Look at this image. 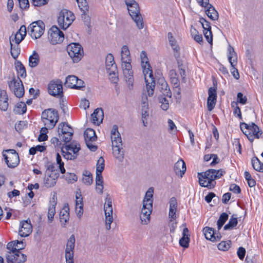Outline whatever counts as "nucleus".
<instances>
[{
    "label": "nucleus",
    "instance_id": "obj_1",
    "mask_svg": "<svg viewBox=\"0 0 263 263\" xmlns=\"http://www.w3.org/2000/svg\"><path fill=\"white\" fill-rule=\"evenodd\" d=\"M111 135L113 155L120 162H122L124 159V151L122 147L121 135L118 131V126L117 125L113 126Z\"/></svg>",
    "mask_w": 263,
    "mask_h": 263
},
{
    "label": "nucleus",
    "instance_id": "obj_2",
    "mask_svg": "<svg viewBox=\"0 0 263 263\" xmlns=\"http://www.w3.org/2000/svg\"><path fill=\"white\" fill-rule=\"evenodd\" d=\"M42 120L49 128H53L59 120L58 111L53 108L44 110L42 114Z\"/></svg>",
    "mask_w": 263,
    "mask_h": 263
},
{
    "label": "nucleus",
    "instance_id": "obj_3",
    "mask_svg": "<svg viewBox=\"0 0 263 263\" xmlns=\"http://www.w3.org/2000/svg\"><path fill=\"white\" fill-rule=\"evenodd\" d=\"M67 52L74 63H78L82 58L84 51L79 43H71L67 47Z\"/></svg>",
    "mask_w": 263,
    "mask_h": 263
},
{
    "label": "nucleus",
    "instance_id": "obj_4",
    "mask_svg": "<svg viewBox=\"0 0 263 263\" xmlns=\"http://www.w3.org/2000/svg\"><path fill=\"white\" fill-rule=\"evenodd\" d=\"M3 156L7 166L10 168H14L19 164L18 154L14 149H9L4 151Z\"/></svg>",
    "mask_w": 263,
    "mask_h": 263
},
{
    "label": "nucleus",
    "instance_id": "obj_5",
    "mask_svg": "<svg viewBox=\"0 0 263 263\" xmlns=\"http://www.w3.org/2000/svg\"><path fill=\"white\" fill-rule=\"evenodd\" d=\"M74 20V15L70 11L66 10H62L58 18V22L60 27L63 29H66Z\"/></svg>",
    "mask_w": 263,
    "mask_h": 263
},
{
    "label": "nucleus",
    "instance_id": "obj_6",
    "mask_svg": "<svg viewBox=\"0 0 263 263\" xmlns=\"http://www.w3.org/2000/svg\"><path fill=\"white\" fill-rule=\"evenodd\" d=\"M58 133L59 136H62V140L65 143L71 141L73 135V129L66 122H62L59 124Z\"/></svg>",
    "mask_w": 263,
    "mask_h": 263
},
{
    "label": "nucleus",
    "instance_id": "obj_7",
    "mask_svg": "<svg viewBox=\"0 0 263 263\" xmlns=\"http://www.w3.org/2000/svg\"><path fill=\"white\" fill-rule=\"evenodd\" d=\"M45 25L41 20L32 22L29 25L28 29L30 30V35L32 39H37L41 37L45 31Z\"/></svg>",
    "mask_w": 263,
    "mask_h": 263
},
{
    "label": "nucleus",
    "instance_id": "obj_8",
    "mask_svg": "<svg viewBox=\"0 0 263 263\" xmlns=\"http://www.w3.org/2000/svg\"><path fill=\"white\" fill-rule=\"evenodd\" d=\"M127 8L129 15L136 23L137 27L139 29H142L144 27V24L138 4H133V5Z\"/></svg>",
    "mask_w": 263,
    "mask_h": 263
},
{
    "label": "nucleus",
    "instance_id": "obj_9",
    "mask_svg": "<svg viewBox=\"0 0 263 263\" xmlns=\"http://www.w3.org/2000/svg\"><path fill=\"white\" fill-rule=\"evenodd\" d=\"M18 80H16L15 77L13 76L12 81L8 82L10 89L13 91L15 96L18 98L23 97L25 92L24 87L22 80L18 77Z\"/></svg>",
    "mask_w": 263,
    "mask_h": 263
},
{
    "label": "nucleus",
    "instance_id": "obj_10",
    "mask_svg": "<svg viewBox=\"0 0 263 263\" xmlns=\"http://www.w3.org/2000/svg\"><path fill=\"white\" fill-rule=\"evenodd\" d=\"M50 43L56 45L62 43L64 39V33L57 26H52L48 31Z\"/></svg>",
    "mask_w": 263,
    "mask_h": 263
},
{
    "label": "nucleus",
    "instance_id": "obj_11",
    "mask_svg": "<svg viewBox=\"0 0 263 263\" xmlns=\"http://www.w3.org/2000/svg\"><path fill=\"white\" fill-rule=\"evenodd\" d=\"M60 83L55 82H50L48 84V93L54 97L59 96L61 98L63 97V86L62 82L59 80Z\"/></svg>",
    "mask_w": 263,
    "mask_h": 263
},
{
    "label": "nucleus",
    "instance_id": "obj_12",
    "mask_svg": "<svg viewBox=\"0 0 263 263\" xmlns=\"http://www.w3.org/2000/svg\"><path fill=\"white\" fill-rule=\"evenodd\" d=\"M6 259L7 263H24L27 260V256L19 250V253L15 252L12 255L7 254Z\"/></svg>",
    "mask_w": 263,
    "mask_h": 263
},
{
    "label": "nucleus",
    "instance_id": "obj_13",
    "mask_svg": "<svg viewBox=\"0 0 263 263\" xmlns=\"http://www.w3.org/2000/svg\"><path fill=\"white\" fill-rule=\"evenodd\" d=\"M106 69L107 73L110 76L112 74L115 75L117 71V67L114 61V58L112 54L108 53L105 60Z\"/></svg>",
    "mask_w": 263,
    "mask_h": 263
},
{
    "label": "nucleus",
    "instance_id": "obj_14",
    "mask_svg": "<svg viewBox=\"0 0 263 263\" xmlns=\"http://www.w3.org/2000/svg\"><path fill=\"white\" fill-rule=\"evenodd\" d=\"M20 227L18 234L21 237H27L32 232V228L29 219L21 221Z\"/></svg>",
    "mask_w": 263,
    "mask_h": 263
},
{
    "label": "nucleus",
    "instance_id": "obj_15",
    "mask_svg": "<svg viewBox=\"0 0 263 263\" xmlns=\"http://www.w3.org/2000/svg\"><path fill=\"white\" fill-rule=\"evenodd\" d=\"M57 204V193L54 192L52 198L50 200V206L48 208V219L50 222H52L55 213V206Z\"/></svg>",
    "mask_w": 263,
    "mask_h": 263
},
{
    "label": "nucleus",
    "instance_id": "obj_16",
    "mask_svg": "<svg viewBox=\"0 0 263 263\" xmlns=\"http://www.w3.org/2000/svg\"><path fill=\"white\" fill-rule=\"evenodd\" d=\"M186 170L185 162L180 159L174 164V171L177 176L182 177Z\"/></svg>",
    "mask_w": 263,
    "mask_h": 263
},
{
    "label": "nucleus",
    "instance_id": "obj_17",
    "mask_svg": "<svg viewBox=\"0 0 263 263\" xmlns=\"http://www.w3.org/2000/svg\"><path fill=\"white\" fill-rule=\"evenodd\" d=\"M91 116L92 120V122L93 124L99 125L102 122L104 118L103 110L101 108H98L95 109Z\"/></svg>",
    "mask_w": 263,
    "mask_h": 263
},
{
    "label": "nucleus",
    "instance_id": "obj_18",
    "mask_svg": "<svg viewBox=\"0 0 263 263\" xmlns=\"http://www.w3.org/2000/svg\"><path fill=\"white\" fill-rule=\"evenodd\" d=\"M69 219V208L67 203L64 205L63 208L60 213V220L62 224L65 227Z\"/></svg>",
    "mask_w": 263,
    "mask_h": 263
},
{
    "label": "nucleus",
    "instance_id": "obj_19",
    "mask_svg": "<svg viewBox=\"0 0 263 263\" xmlns=\"http://www.w3.org/2000/svg\"><path fill=\"white\" fill-rule=\"evenodd\" d=\"M76 211L78 216L80 217L83 213V198L82 197V195L81 193H78L77 192L76 193Z\"/></svg>",
    "mask_w": 263,
    "mask_h": 263
},
{
    "label": "nucleus",
    "instance_id": "obj_20",
    "mask_svg": "<svg viewBox=\"0 0 263 263\" xmlns=\"http://www.w3.org/2000/svg\"><path fill=\"white\" fill-rule=\"evenodd\" d=\"M8 97L6 91L0 90V109L3 111H6L8 107Z\"/></svg>",
    "mask_w": 263,
    "mask_h": 263
},
{
    "label": "nucleus",
    "instance_id": "obj_21",
    "mask_svg": "<svg viewBox=\"0 0 263 263\" xmlns=\"http://www.w3.org/2000/svg\"><path fill=\"white\" fill-rule=\"evenodd\" d=\"M240 127L241 131L247 137L248 140L252 142L253 141V135H252L251 124L242 122L240 123Z\"/></svg>",
    "mask_w": 263,
    "mask_h": 263
},
{
    "label": "nucleus",
    "instance_id": "obj_22",
    "mask_svg": "<svg viewBox=\"0 0 263 263\" xmlns=\"http://www.w3.org/2000/svg\"><path fill=\"white\" fill-rule=\"evenodd\" d=\"M203 232L207 240L214 242L215 239V235L216 234V230L212 228L205 227L203 229Z\"/></svg>",
    "mask_w": 263,
    "mask_h": 263
},
{
    "label": "nucleus",
    "instance_id": "obj_23",
    "mask_svg": "<svg viewBox=\"0 0 263 263\" xmlns=\"http://www.w3.org/2000/svg\"><path fill=\"white\" fill-rule=\"evenodd\" d=\"M141 59V66L143 68V72L145 76L146 74L149 73V77H153V70L152 67L148 61V58L147 59Z\"/></svg>",
    "mask_w": 263,
    "mask_h": 263
},
{
    "label": "nucleus",
    "instance_id": "obj_24",
    "mask_svg": "<svg viewBox=\"0 0 263 263\" xmlns=\"http://www.w3.org/2000/svg\"><path fill=\"white\" fill-rule=\"evenodd\" d=\"M84 137L85 142H87V141L94 142L97 139L95 131L90 128H88L85 130L84 133Z\"/></svg>",
    "mask_w": 263,
    "mask_h": 263
},
{
    "label": "nucleus",
    "instance_id": "obj_25",
    "mask_svg": "<svg viewBox=\"0 0 263 263\" xmlns=\"http://www.w3.org/2000/svg\"><path fill=\"white\" fill-rule=\"evenodd\" d=\"M40 56L38 53L34 51L32 55L29 58V65L31 68L36 67L40 63Z\"/></svg>",
    "mask_w": 263,
    "mask_h": 263
},
{
    "label": "nucleus",
    "instance_id": "obj_26",
    "mask_svg": "<svg viewBox=\"0 0 263 263\" xmlns=\"http://www.w3.org/2000/svg\"><path fill=\"white\" fill-rule=\"evenodd\" d=\"M78 77L74 75H69L66 78V81L64 85L66 87L74 89L76 83L78 79Z\"/></svg>",
    "mask_w": 263,
    "mask_h": 263
},
{
    "label": "nucleus",
    "instance_id": "obj_27",
    "mask_svg": "<svg viewBox=\"0 0 263 263\" xmlns=\"http://www.w3.org/2000/svg\"><path fill=\"white\" fill-rule=\"evenodd\" d=\"M228 50L229 52L228 60L231 67H233V62L237 61V55L235 51L234 48L230 45H229Z\"/></svg>",
    "mask_w": 263,
    "mask_h": 263
},
{
    "label": "nucleus",
    "instance_id": "obj_28",
    "mask_svg": "<svg viewBox=\"0 0 263 263\" xmlns=\"http://www.w3.org/2000/svg\"><path fill=\"white\" fill-rule=\"evenodd\" d=\"M26 104L23 102H20L16 104L13 109L15 114L23 115L26 112Z\"/></svg>",
    "mask_w": 263,
    "mask_h": 263
},
{
    "label": "nucleus",
    "instance_id": "obj_29",
    "mask_svg": "<svg viewBox=\"0 0 263 263\" xmlns=\"http://www.w3.org/2000/svg\"><path fill=\"white\" fill-rule=\"evenodd\" d=\"M15 67L18 74L20 77L25 78L26 77V71L25 66L21 61H17L15 63Z\"/></svg>",
    "mask_w": 263,
    "mask_h": 263
},
{
    "label": "nucleus",
    "instance_id": "obj_30",
    "mask_svg": "<svg viewBox=\"0 0 263 263\" xmlns=\"http://www.w3.org/2000/svg\"><path fill=\"white\" fill-rule=\"evenodd\" d=\"M152 79L151 83H149L148 80L145 77V82L146 83V89L148 92V95L151 97L154 94V89L155 87L156 83L155 78L153 76V77H149Z\"/></svg>",
    "mask_w": 263,
    "mask_h": 263
},
{
    "label": "nucleus",
    "instance_id": "obj_31",
    "mask_svg": "<svg viewBox=\"0 0 263 263\" xmlns=\"http://www.w3.org/2000/svg\"><path fill=\"white\" fill-rule=\"evenodd\" d=\"M236 216V215L233 214L231 216L228 223L224 226V230H232L237 225L238 220Z\"/></svg>",
    "mask_w": 263,
    "mask_h": 263
},
{
    "label": "nucleus",
    "instance_id": "obj_32",
    "mask_svg": "<svg viewBox=\"0 0 263 263\" xmlns=\"http://www.w3.org/2000/svg\"><path fill=\"white\" fill-rule=\"evenodd\" d=\"M157 87L159 89L160 91L164 96H165V97H167L168 98L172 97V92L167 83H165L163 84L158 85Z\"/></svg>",
    "mask_w": 263,
    "mask_h": 263
},
{
    "label": "nucleus",
    "instance_id": "obj_33",
    "mask_svg": "<svg viewBox=\"0 0 263 263\" xmlns=\"http://www.w3.org/2000/svg\"><path fill=\"white\" fill-rule=\"evenodd\" d=\"M123 73L126 79V81L128 85L129 89H132L133 87V83L134 80L133 70H131L129 71H124Z\"/></svg>",
    "mask_w": 263,
    "mask_h": 263
},
{
    "label": "nucleus",
    "instance_id": "obj_34",
    "mask_svg": "<svg viewBox=\"0 0 263 263\" xmlns=\"http://www.w3.org/2000/svg\"><path fill=\"white\" fill-rule=\"evenodd\" d=\"M152 211L147 210L143 211V208H142L140 219L142 223L147 224L150 220V215Z\"/></svg>",
    "mask_w": 263,
    "mask_h": 263
},
{
    "label": "nucleus",
    "instance_id": "obj_35",
    "mask_svg": "<svg viewBox=\"0 0 263 263\" xmlns=\"http://www.w3.org/2000/svg\"><path fill=\"white\" fill-rule=\"evenodd\" d=\"M83 175L84 176L82 179L83 182L86 185H91L93 182L92 174L89 171L85 170Z\"/></svg>",
    "mask_w": 263,
    "mask_h": 263
},
{
    "label": "nucleus",
    "instance_id": "obj_36",
    "mask_svg": "<svg viewBox=\"0 0 263 263\" xmlns=\"http://www.w3.org/2000/svg\"><path fill=\"white\" fill-rule=\"evenodd\" d=\"M251 126L252 133V135H253V139L254 138L259 139L261 135L262 134V130L253 122L251 123Z\"/></svg>",
    "mask_w": 263,
    "mask_h": 263
},
{
    "label": "nucleus",
    "instance_id": "obj_37",
    "mask_svg": "<svg viewBox=\"0 0 263 263\" xmlns=\"http://www.w3.org/2000/svg\"><path fill=\"white\" fill-rule=\"evenodd\" d=\"M167 37L170 45L172 47L174 51L178 52L180 49L178 45L177 44V42L173 35L172 32H170L167 34Z\"/></svg>",
    "mask_w": 263,
    "mask_h": 263
},
{
    "label": "nucleus",
    "instance_id": "obj_38",
    "mask_svg": "<svg viewBox=\"0 0 263 263\" xmlns=\"http://www.w3.org/2000/svg\"><path fill=\"white\" fill-rule=\"evenodd\" d=\"M215 170L214 169H209L204 172L198 173V178L199 182L203 181V179H208L210 178L211 175V173H215Z\"/></svg>",
    "mask_w": 263,
    "mask_h": 263
},
{
    "label": "nucleus",
    "instance_id": "obj_39",
    "mask_svg": "<svg viewBox=\"0 0 263 263\" xmlns=\"http://www.w3.org/2000/svg\"><path fill=\"white\" fill-rule=\"evenodd\" d=\"M102 172H96V186H100V194H102L103 192V178L102 175Z\"/></svg>",
    "mask_w": 263,
    "mask_h": 263
},
{
    "label": "nucleus",
    "instance_id": "obj_40",
    "mask_svg": "<svg viewBox=\"0 0 263 263\" xmlns=\"http://www.w3.org/2000/svg\"><path fill=\"white\" fill-rule=\"evenodd\" d=\"M15 241H12L10 242H9L7 245V249L9 250L10 251L9 252L8 254H11L15 253V252L19 253V250H21L24 248V247H22L20 248H16L15 247Z\"/></svg>",
    "mask_w": 263,
    "mask_h": 263
},
{
    "label": "nucleus",
    "instance_id": "obj_41",
    "mask_svg": "<svg viewBox=\"0 0 263 263\" xmlns=\"http://www.w3.org/2000/svg\"><path fill=\"white\" fill-rule=\"evenodd\" d=\"M131 59L130 57H128V59L125 60V58L122 57V68L123 72L124 71H129L132 70V65H131Z\"/></svg>",
    "mask_w": 263,
    "mask_h": 263
},
{
    "label": "nucleus",
    "instance_id": "obj_42",
    "mask_svg": "<svg viewBox=\"0 0 263 263\" xmlns=\"http://www.w3.org/2000/svg\"><path fill=\"white\" fill-rule=\"evenodd\" d=\"M158 100L160 103H161V107L163 110H167L169 107L168 100L166 99L165 96L163 95L158 97Z\"/></svg>",
    "mask_w": 263,
    "mask_h": 263
},
{
    "label": "nucleus",
    "instance_id": "obj_43",
    "mask_svg": "<svg viewBox=\"0 0 263 263\" xmlns=\"http://www.w3.org/2000/svg\"><path fill=\"white\" fill-rule=\"evenodd\" d=\"M205 182V180H204L202 182L199 181L200 185L202 187H205L208 188L209 189H211L215 187L216 183V182L214 181V179L211 177H210L208 179V183L206 184H204Z\"/></svg>",
    "mask_w": 263,
    "mask_h": 263
},
{
    "label": "nucleus",
    "instance_id": "obj_44",
    "mask_svg": "<svg viewBox=\"0 0 263 263\" xmlns=\"http://www.w3.org/2000/svg\"><path fill=\"white\" fill-rule=\"evenodd\" d=\"M76 239L73 234L71 235L68 239L65 250H69L70 251L74 250L75 247Z\"/></svg>",
    "mask_w": 263,
    "mask_h": 263
},
{
    "label": "nucleus",
    "instance_id": "obj_45",
    "mask_svg": "<svg viewBox=\"0 0 263 263\" xmlns=\"http://www.w3.org/2000/svg\"><path fill=\"white\" fill-rule=\"evenodd\" d=\"M11 51L10 53L13 59H16L20 53V49L18 45L13 46L12 43H10Z\"/></svg>",
    "mask_w": 263,
    "mask_h": 263
},
{
    "label": "nucleus",
    "instance_id": "obj_46",
    "mask_svg": "<svg viewBox=\"0 0 263 263\" xmlns=\"http://www.w3.org/2000/svg\"><path fill=\"white\" fill-rule=\"evenodd\" d=\"M261 162L259 161L257 157H254L252 159V165L253 168L259 172L260 171Z\"/></svg>",
    "mask_w": 263,
    "mask_h": 263
},
{
    "label": "nucleus",
    "instance_id": "obj_47",
    "mask_svg": "<svg viewBox=\"0 0 263 263\" xmlns=\"http://www.w3.org/2000/svg\"><path fill=\"white\" fill-rule=\"evenodd\" d=\"M44 185L47 187H53L56 183L55 179L50 178L47 175H46L44 180Z\"/></svg>",
    "mask_w": 263,
    "mask_h": 263
},
{
    "label": "nucleus",
    "instance_id": "obj_48",
    "mask_svg": "<svg viewBox=\"0 0 263 263\" xmlns=\"http://www.w3.org/2000/svg\"><path fill=\"white\" fill-rule=\"evenodd\" d=\"M190 241V236H182L179 240V245L184 248H187Z\"/></svg>",
    "mask_w": 263,
    "mask_h": 263
},
{
    "label": "nucleus",
    "instance_id": "obj_49",
    "mask_svg": "<svg viewBox=\"0 0 263 263\" xmlns=\"http://www.w3.org/2000/svg\"><path fill=\"white\" fill-rule=\"evenodd\" d=\"M231 241H221L218 245V249L223 251H227L230 248Z\"/></svg>",
    "mask_w": 263,
    "mask_h": 263
},
{
    "label": "nucleus",
    "instance_id": "obj_50",
    "mask_svg": "<svg viewBox=\"0 0 263 263\" xmlns=\"http://www.w3.org/2000/svg\"><path fill=\"white\" fill-rule=\"evenodd\" d=\"M104 159L100 157L97 161L96 172H102L104 170Z\"/></svg>",
    "mask_w": 263,
    "mask_h": 263
},
{
    "label": "nucleus",
    "instance_id": "obj_51",
    "mask_svg": "<svg viewBox=\"0 0 263 263\" xmlns=\"http://www.w3.org/2000/svg\"><path fill=\"white\" fill-rule=\"evenodd\" d=\"M199 22L202 25V28H203V30L204 31H210L211 30V27L210 25V23L206 21L205 18L203 17L200 18Z\"/></svg>",
    "mask_w": 263,
    "mask_h": 263
},
{
    "label": "nucleus",
    "instance_id": "obj_52",
    "mask_svg": "<svg viewBox=\"0 0 263 263\" xmlns=\"http://www.w3.org/2000/svg\"><path fill=\"white\" fill-rule=\"evenodd\" d=\"M225 173V171H223L222 169L218 170H215V173H211V175H210V177H211L215 180L220 178Z\"/></svg>",
    "mask_w": 263,
    "mask_h": 263
},
{
    "label": "nucleus",
    "instance_id": "obj_53",
    "mask_svg": "<svg viewBox=\"0 0 263 263\" xmlns=\"http://www.w3.org/2000/svg\"><path fill=\"white\" fill-rule=\"evenodd\" d=\"M154 193V188L153 187H151L148 189L147 191L146 192L145 197L144 198L143 200L144 201H151L153 200Z\"/></svg>",
    "mask_w": 263,
    "mask_h": 263
},
{
    "label": "nucleus",
    "instance_id": "obj_54",
    "mask_svg": "<svg viewBox=\"0 0 263 263\" xmlns=\"http://www.w3.org/2000/svg\"><path fill=\"white\" fill-rule=\"evenodd\" d=\"M25 127H27V121H20L18 123L15 125V130L20 133Z\"/></svg>",
    "mask_w": 263,
    "mask_h": 263
},
{
    "label": "nucleus",
    "instance_id": "obj_55",
    "mask_svg": "<svg viewBox=\"0 0 263 263\" xmlns=\"http://www.w3.org/2000/svg\"><path fill=\"white\" fill-rule=\"evenodd\" d=\"M66 180L68 183H72L77 181V176L74 173H67L65 176Z\"/></svg>",
    "mask_w": 263,
    "mask_h": 263
},
{
    "label": "nucleus",
    "instance_id": "obj_56",
    "mask_svg": "<svg viewBox=\"0 0 263 263\" xmlns=\"http://www.w3.org/2000/svg\"><path fill=\"white\" fill-rule=\"evenodd\" d=\"M217 87H210L208 90L209 97L208 99H217Z\"/></svg>",
    "mask_w": 263,
    "mask_h": 263
},
{
    "label": "nucleus",
    "instance_id": "obj_57",
    "mask_svg": "<svg viewBox=\"0 0 263 263\" xmlns=\"http://www.w3.org/2000/svg\"><path fill=\"white\" fill-rule=\"evenodd\" d=\"M216 103V99H207V106L209 111H212L215 107Z\"/></svg>",
    "mask_w": 263,
    "mask_h": 263
},
{
    "label": "nucleus",
    "instance_id": "obj_58",
    "mask_svg": "<svg viewBox=\"0 0 263 263\" xmlns=\"http://www.w3.org/2000/svg\"><path fill=\"white\" fill-rule=\"evenodd\" d=\"M229 218V215L226 213H222L220 214L219 219L217 220V223L222 224L223 225L227 221Z\"/></svg>",
    "mask_w": 263,
    "mask_h": 263
},
{
    "label": "nucleus",
    "instance_id": "obj_59",
    "mask_svg": "<svg viewBox=\"0 0 263 263\" xmlns=\"http://www.w3.org/2000/svg\"><path fill=\"white\" fill-rule=\"evenodd\" d=\"M141 107L142 112L147 111L148 110V104L147 101V98L146 96H145V98H142Z\"/></svg>",
    "mask_w": 263,
    "mask_h": 263
},
{
    "label": "nucleus",
    "instance_id": "obj_60",
    "mask_svg": "<svg viewBox=\"0 0 263 263\" xmlns=\"http://www.w3.org/2000/svg\"><path fill=\"white\" fill-rule=\"evenodd\" d=\"M32 4L35 7H41L46 5L49 0H31Z\"/></svg>",
    "mask_w": 263,
    "mask_h": 263
},
{
    "label": "nucleus",
    "instance_id": "obj_61",
    "mask_svg": "<svg viewBox=\"0 0 263 263\" xmlns=\"http://www.w3.org/2000/svg\"><path fill=\"white\" fill-rule=\"evenodd\" d=\"M170 209L169 210L176 211L177 207V200L175 197H172L169 201Z\"/></svg>",
    "mask_w": 263,
    "mask_h": 263
},
{
    "label": "nucleus",
    "instance_id": "obj_62",
    "mask_svg": "<svg viewBox=\"0 0 263 263\" xmlns=\"http://www.w3.org/2000/svg\"><path fill=\"white\" fill-rule=\"evenodd\" d=\"M237 102L241 104H245L247 101V98L244 96L242 93L238 92L237 95Z\"/></svg>",
    "mask_w": 263,
    "mask_h": 263
},
{
    "label": "nucleus",
    "instance_id": "obj_63",
    "mask_svg": "<svg viewBox=\"0 0 263 263\" xmlns=\"http://www.w3.org/2000/svg\"><path fill=\"white\" fill-rule=\"evenodd\" d=\"M104 210L105 218H112V208L107 207L106 204H104Z\"/></svg>",
    "mask_w": 263,
    "mask_h": 263
},
{
    "label": "nucleus",
    "instance_id": "obj_64",
    "mask_svg": "<svg viewBox=\"0 0 263 263\" xmlns=\"http://www.w3.org/2000/svg\"><path fill=\"white\" fill-rule=\"evenodd\" d=\"M203 34L205 38L207 40V41L210 43L212 44L213 41V35L212 31H204L203 30Z\"/></svg>",
    "mask_w": 263,
    "mask_h": 263
}]
</instances>
